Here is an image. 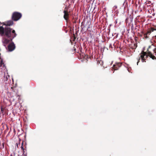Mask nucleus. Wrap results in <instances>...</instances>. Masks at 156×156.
I'll list each match as a JSON object with an SVG mask.
<instances>
[{
  "label": "nucleus",
  "mask_w": 156,
  "mask_h": 156,
  "mask_svg": "<svg viewBox=\"0 0 156 156\" xmlns=\"http://www.w3.org/2000/svg\"><path fill=\"white\" fill-rule=\"evenodd\" d=\"M117 6H115L113 7V9L114 10H115L117 8Z\"/></svg>",
  "instance_id": "nucleus-20"
},
{
  "label": "nucleus",
  "mask_w": 156,
  "mask_h": 156,
  "mask_svg": "<svg viewBox=\"0 0 156 156\" xmlns=\"http://www.w3.org/2000/svg\"><path fill=\"white\" fill-rule=\"evenodd\" d=\"M5 64L3 62L2 59H1L0 62V66L2 67H5Z\"/></svg>",
  "instance_id": "nucleus-14"
},
{
  "label": "nucleus",
  "mask_w": 156,
  "mask_h": 156,
  "mask_svg": "<svg viewBox=\"0 0 156 156\" xmlns=\"http://www.w3.org/2000/svg\"><path fill=\"white\" fill-rule=\"evenodd\" d=\"M19 140L20 141L21 140L20 139H19Z\"/></svg>",
  "instance_id": "nucleus-24"
},
{
  "label": "nucleus",
  "mask_w": 156,
  "mask_h": 156,
  "mask_svg": "<svg viewBox=\"0 0 156 156\" xmlns=\"http://www.w3.org/2000/svg\"><path fill=\"white\" fill-rule=\"evenodd\" d=\"M151 47V46H150L148 47L147 50V51L148 54L149 56L152 59L154 60L156 59V57L154 56L153 54L151 53V51H150V48Z\"/></svg>",
  "instance_id": "nucleus-8"
},
{
  "label": "nucleus",
  "mask_w": 156,
  "mask_h": 156,
  "mask_svg": "<svg viewBox=\"0 0 156 156\" xmlns=\"http://www.w3.org/2000/svg\"><path fill=\"white\" fill-rule=\"evenodd\" d=\"M16 46L14 42L12 41L9 44L7 47V50L9 51H12L15 48Z\"/></svg>",
  "instance_id": "nucleus-6"
},
{
  "label": "nucleus",
  "mask_w": 156,
  "mask_h": 156,
  "mask_svg": "<svg viewBox=\"0 0 156 156\" xmlns=\"http://www.w3.org/2000/svg\"><path fill=\"white\" fill-rule=\"evenodd\" d=\"M63 12L64 13L63 17L65 20L67 21L69 19V14L67 10H64Z\"/></svg>",
  "instance_id": "nucleus-9"
},
{
  "label": "nucleus",
  "mask_w": 156,
  "mask_h": 156,
  "mask_svg": "<svg viewBox=\"0 0 156 156\" xmlns=\"http://www.w3.org/2000/svg\"><path fill=\"white\" fill-rule=\"evenodd\" d=\"M13 21L11 19L1 23L3 25L5 26V27H4L3 26H0V33L3 34L5 32L6 35L14 36L16 33L15 30L10 27V26L14 24Z\"/></svg>",
  "instance_id": "nucleus-1"
},
{
  "label": "nucleus",
  "mask_w": 156,
  "mask_h": 156,
  "mask_svg": "<svg viewBox=\"0 0 156 156\" xmlns=\"http://www.w3.org/2000/svg\"><path fill=\"white\" fill-rule=\"evenodd\" d=\"M129 47L131 49L133 50H134L137 47V43L132 44L129 45Z\"/></svg>",
  "instance_id": "nucleus-11"
},
{
  "label": "nucleus",
  "mask_w": 156,
  "mask_h": 156,
  "mask_svg": "<svg viewBox=\"0 0 156 156\" xmlns=\"http://www.w3.org/2000/svg\"><path fill=\"white\" fill-rule=\"evenodd\" d=\"M11 90H12V92H15V90H14V87H11Z\"/></svg>",
  "instance_id": "nucleus-18"
},
{
  "label": "nucleus",
  "mask_w": 156,
  "mask_h": 156,
  "mask_svg": "<svg viewBox=\"0 0 156 156\" xmlns=\"http://www.w3.org/2000/svg\"><path fill=\"white\" fill-rule=\"evenodd\" d=\"M16 146L17 147H18V144L17 143H16Z\"/></svg>",
  "instance_id": "nucleus-21"
},
{
  "label": "nucleus",
  "mask_w": 156,
  "mask_h": 156,
  "mask_svg": "<svg viewBox=\"0 0 156 156\" xmlns=\"http://www.w3.org/2000/svg\"><path fill=\"white\" fill-rule=\"evenodd\" d=\"M1 111L2 112L3 115V113H5L6 112V108L5 107H3L2 106H1Z\"/></svg>",
  "instance_id": "nucleus-13"
},
{
  "label": "nucleus",
  "mask_w": 156,
  "mask_h": 156,
  "mask_svg": "<svg viewBox=\"0 0 156 156\" xmlns=\"http://www.w3.org/2000/svg\"><path fill=\"white\" fill-rule=\"evenodd\" d=\"M74 39L73 41H74V40L76 39V37H75L74 36Z\"/></svg>",
  "instance_id": "nucleus-22"
},
{
  "label": "nucleus",
  "mask_w": 156,
  "mask_h": 156,
  "mask_svg": "<svg viewBox=\"0 0 156 156\" xmlns=\"http://www.w3.org/2000/svg\"><path fill=\"white\" fill-rule=\"evenodd\" d=\"M22 14L17 12H14L12 14L11 19L14 21L19 20L22 17Z\"/></svg>",
  "instance_id": "nucleus-3"
},
{
  "label": "nucleus",
  "mask_w": 156,
  "mask_h": 156,
  "mask_svg": "<svg viewBox=\"0 0 156 156\" xmlns=\"http://www.w3.org/2000/svg\"><path fill=\"white\" fill-rule=\"evenodd\" d=\"M23 120L25 123H26L28 120L27 118H23Z\"/></svg>",
  "instance_id": "nucleus-15"
},
{
  "label": "nucleus",
  "mask_w": 156,
  "mask_h": 156,
  "mask_svg": "<svg viewBox=\"0 0 156 156\" xmlns=\"http://www.w3.org/2000/svg\"><path fill=\"white\" fill-rule=\"evenodd\" d=\"M154 30H156V29H155L153 27L150 29L146 33L144 34V37L146 39L148 38L151 32H153Z\"/></svg>",
  "instance_id": "nucleus-7"
},
{
  "label": "nucleus",
  "mask_w": 156,
  "mask_h": 156,
  "mask_svg": "<svg viewBox=\"0 0 156 156\" xmlns=\"http://www.w3.org/2000/svg\"><path fill=\"white\" fill-rule=\"evenodd\" d=\"M145 59L146 58H147L148 56H149L148 54V53H147V52L146 55H145Z\"/></svg>",
  "instance_id": "nucleus-19"
},
{
  "label": "nucleus",
  "mask_w": 156,
  "mask_h": 156,
  "mask_svg": "<svg viewBox=\"0 0 156 156\" xmlns=\"http://www.w3.org/2000/svg\"><path fill=\"white\" fill-rule=\"evenodd\" d=\"M122 65L121 63H117L115 65H114L113 68L114 70H117L119 69V68Z\"/></svg>",
  "instance_id": "nucleus-10"
},
{
  "label": "nucleus",
  "mask_w": 156,
  "mask_h": 156,
  "mask_svg": "<svg viewBox=\"0 0 156 156\" xmlns=\"http://www.w3.org/2000/svg\"><path fill=\"white\" fill-rule=\"evenodd\" d=\"M147 54V52H144V51H142L141 52L140 54V57H139L138 59H137L138 60V61L137 62V65H138V63L139 61V60L140 59V58H141V60H142V62H145V56Z\"/></svg>",
  "instance_id": "nucleus-5"
},
{
  "label": "nucleus",
  "mask_w": 156,
  "mask_h": 156,
  "mask_svg": "<svg viewBox=\"0 0 156 156\" xmlns=\"http://www.w3.org/2000/svg\"><path fill=\"white\" fill-rule=\"evenodd\" d=\"M23 141H22V142L21 143V149L22 150V153L23 154H24L25 155V150H26L24 148V146H23Z\"/></svg>",
  "instance_id": "nucleus-12"
},
{
  "label": "nucleus",
  "mask_w": 156,
  "mask_h": 156,
  "mask_svg": "<svg viewBox=\"0 0 156 156\" xmlns=\"http://www.w3.org/2000/svg\"><path fill=\"white\" fill-rule=\"evenodd\" d=\"M23 154V153H22V154H20V153H19L18 154V156H23V155H24V156H26V154H25V155L24 154Z\"/></svg>",
  "instance_id": "nucleus-17"
},
{
  "label": "nucleus",
  "mask_w": 156,
  "mask_h": 156,
  "mask_svg": "<svg viewBox=\"0 0 156 156\" xmlns=\"http://www.w3.org/2000/svg\"><path fill=\"white\" fill-rule=\"evenodd\" d=\"M156 39V35L154 37Z\"/></svg>",
  "instance_id": "nucleus-23"
},
{
  "label": "nucleus",
  "mask_w": 156,
  "mask_h": 156,
  "mask_svg": "<svg viewBox=\"0 0 156 156\" xmlns=\"http://www.w3.org/2000/svg\"><path fill=\"white\" fill-rule=\"evenodd\" d=\"M154 51L153 54H155V55L156 56V47L153 49Z\"/></svg>",
  "instance_id": "nucleus-16"
},
{
  "label": "nucleus",
  "mask_w": 156,
  "mask_h": 156,
  "mask_svg": "<svg viewBox=\"0 0 156 156\" xmlns=\"http://www.w3.org/2000/svg\"><path fill=\"white\" fill-rule=\"evenodd\" d=\"M3 81L6 84H10L11 83V81L10 78V76L8 75L7 72L6 73H4Z\"/></svg>",
  "instance_id": "nucleus-4"
},
{
  "label": "nucleus",
  "mask_w": 156,
  "mask_h": 156,
  "mask_svg": "<svg viewBox=\"0 0 156 156\" xmlns=\"http://www.w3.org/2000/svg\"><path fill=\"white\" fill-rule=\"evenodd\" d=\"M4 33H5V32H4ZM0 35L1 36H5V37H8V38H9V39H8V38H5L3 40V45L6 48V45L8 44H9L10 41H12V40L15 37H16V36L17 35L16 33V35H15L14 36H8L6 35H5V33H4L3 34H1L0 33Z\"/></svg>",
  "instance_id": "nucleus-2"
},
{
  "label": "nucleus",
  "mask_w": 156,
  "mask_h": 156,
  "mask_svg": "<svg viewBox=\"0 0 156 156\" xmlns=\"http://www.w3.org/2000/svg\"><path fill=\"white\" fill-rule=\"evenodd\" d=\"M12 82H13V79L12 78Z\"/></svg>",
  "instance_id": "nucleus-25"
}]
</instances>
